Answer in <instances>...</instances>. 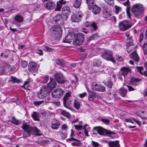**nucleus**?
Listing matches in <instances>:
<instances>
[{"label": "nucleus", "mask_w": 147, "mask_h": 147, "mask_svg": "<svg viewBox=\"0 0 147 147\" xmlns=\"http://www.w3.org/2000/svg\"><path fill=\"white\" fill-rule=\"evenodd\" d=\"M32 127L27 124L26 123H25L23 124L22 126V128L24 130V131L31 132L32 129Z\"/></svg>", "instance_id": "obj_20"}, {"label": "nucleus", "mask_w": 147, "mask_h": 147, "mask_svg": "<svg viewBox=\"0 0 147 147\" xmlns=\"http://www.w3.org/2000/svg\"><path fill=\"white\" fill-rule=\"evenodd\" d=\"M100 11V8L96 5H94L92 7V12L94 14H98Z\"/></svg>", "instance_id": "obj_24"}, {"label": "nucleus", "mask_w": 147, "mask_h": 147, "mask_svg": "<svg viewBox=\"0 0 147 147\" xmlns=\"http://www.w3.org/2000/svg\"><path fill=\"white\" fill-rule=\"evenodd\" d=\"M57 85L55 80L53 78H50V82L47 84V86L50 89L55 88Z\"/></svg>", "instance_id": "obj_18"}, {"label": "nucleus", "mask_w": 147, "mask_h": 147, "mask_svg": "<svg viewBox=\"0 0 147 147\" xmlns=\"http://www.w3.org/2000/svg\"><path fill=\"white\" fill-rule=\"evenodd\" d=\"M54 78L58 83L62 84L67 82L63 75L61 73L57 72L55 74Z\"/></svg>", "instance_id": "obj_4"}, {"label": "nucleus", "mask_w": 147, "mask_h": 147, "mask_svg": "<svg viewBox=\"0 0 147 147\" xmlns=\"http://www.w3.org/2000/svg\"><path fill=\"white\" fill-rule=\"evenodd\" d=\"M61 136V137L63 139L65 138L67 136V133H63L62 132H61L60 134Z\"/></svg>", "instance_id": "obj_61"}, {"label": "nucleus", "mask_w": 147, "mask_h": 147, "mask_svg": "<svg viewBox=\"0 0 147 147\" xmlns=\"http://www.w3.org/2000/svg\"><path fill=\"white\" fill-rule=\"evenodd\" d=\"M131 26L130 24L127 21H124L119 23V29L122 31H125L130 28Z\"/></svg>", "instance_id": "obj_5"}, {"label": "nucleus", "mask_w": 147, "mask_h": 147, "mask_svg": "<svg viewBox=\"0 0 147 147\" xmlns=\"http://www.w3.org/2000/svg\"><path fill=\"white\" fill-rule=\"evenodd\" d=\"M132 119L133 121L136 122L138 125H141V123L139 121L136 119L134 117H132Z\"/></svg>", "instance_id": "obj_64"}, {"label": "nucleus", "mask_w": 147, "mask_h": 147, "mask_svg": "<svg viewBox=\"0 0 147 147\" xmlns=\"http://www.w3.org/2000/svg\"><path fill=\"white\" fill-rule=\"evenodd\" d=\"M144 66L146 69V71H144V68L142 67L136 66L138 71L142 75H144L146 76H147V62L144 63Z\"/></svg>", "instance_id": "obj_13"}, {"label": "nucleus", "mask_w": 147, "mask_h": 147, "mask_svg": "<svg viewBox=\"0 0 147 147\" xmlns=\"http://www.w3.org/2000/svg\"><path fill=\"white\" fill-rule=\"evenodd\" d=\"M129 71L130 69L129 68L123 67L121 69L120 72H122L124 75H126Z\"/></svg>", "instance_id": "obj_36"}, {"label": "nucleus", "mask_w": 147, "mask_h": 147, "mask_svg": "<svg viewBox=\"0 0 147 147\" xmlns=\"http://www.w3.org/2000/svg\"><path fill=\"white\" fill-rule=\"evenodd\" d=\"M109 81L106 82V84L107 85V86L110 88H111L113 85V83L111 81V79L109 78Z\"/></svg>", "instance_id": "obj_54"}, {"label": "nucleus", "mask_w": 147, "mask_h": 147, "mask_svg": "<svg viewBox=\"0 0 147 147\" xmlns=\"http://www.w3.org/2000/svg\"><path fill=\"white\" fill-rule=\"evenodd\" d=\"M127 92L126 89L124 88H122L119 89V93L123 97L125 96Z\"/></svg>", "instance_id": "obj_35"}, {"label": "nucleus", "mask_w": 147, "mask_h": 147, "mask_svg": "<svg viewBox=\"0 0 147 147\" xmlns=\"http://www.w3.org/2000/svg\"><path fill=\"white\" fill-rule=\"evenodd\" d=\"M101 120L102 122H104L106 124H109V120L108 119H102Z\"/></svg>", "instance_id": "obj_60"}, {"label": "nucleus", "mask_w": 147, "mask_h": 147, "mask_svg": "<svg viewBox=\"0 0 147 147\" xmlns=\"http://www.w3.org/2000/svg\"><path fill=\"white\" fill-rule=\"evenodd\" d=\"M7 58L9 56L8 52L5 51V52L2 53H1V56L2 57Z\"/></svg>", "instance_id": "obj_53"}, {"label": "nucleus", "mask_w": 147, "mask_h": 147, "mask_svg": "<svg viewBox=\"0 0 147 147\" xmlns=\"http://www.w3.org/2000/svg\"><path fill=\"white\" fill-rule=\"evenodd\" d=\"M53 20L57 24L60 25L62 24L63 20L61 16L59 14L57 15L53 18Z\"/></svg>", "instance_id": "obj_17"}, {"label": "nucleus", "mask_w": 147, "mask_h": 147, "mask_svg": "<svg viewBox=\"0 0 147 147\" xmlns=\"http://www.w3.org/2000/svg\"><path fill=\"white\" fill-rule=\"evenodd\" d=\"M125 75H124L122 73V72H121L120 71L119 72V74H118V78L121 80L122 81L123 80V78H125Z\"/></svg>", "instance_id": "obj_50"}, {"label": "nucleus", "mask_w": 147, "mask_h": 147, "mask_svg": "<svg viewBox=\"0 0 147 147\" xmlns=\"http://www.w3.org/2000/svg\"><path fill=\"white\" fill-rule=\"evenodd\" d=\"M91 88L95 91L103 92L105 90V87L100 84H96L91 86Z\"/></svg>", "instance_id": "obj_11"}, {"label": "nucleus", "mask_w": 147, "mask_h": 147, "mask_svg": "<svg viewBox=\"0 0 147 147\" xmlns=\"http://www.w3.org/2000/svg\"><path fill=\"white\" fill-rule=\"evenodd\" d=\"M76 38L78 39H81V40L83 41L84 40V35L82 33H78L76 34Z\"/></svg>", "instance_id": "obj_44"}, {"label": "nucleus", "mask_w": 147, "mask_h": 147, "mask_svg": "<svg viewBox=\"0 0 147 147\" xmlns=\"http://www.w3.org/2000/svg\"><path fill=\"white\" fill-rule=\"evenodd\" d=\"M74 126L75 127V129L78 130L81 129L82 127V126L80 125H74Z\"/></svg>", "instance_id": "obj_62"}, {"label": "nucleus", "mask_w": 147, "mask_h": 147, "mask_svg": "<svg viewBox=\"0 0 147 147\" xmlns=\"http://www.w3.org/2000/svg\"><path fill=\"white\" fill-rule=\"evenodd\" d=\"M55 6V4L51 1H48L44 4L45 7L47 9L51 10L54 8Z\"/></svg>", "instance_id": "obj_14"}, {"label": "nucleus", "mask_w": 147, "mask_h": 147, "mask_svg": "<svg viewBox=\"0 0 147 147\" xmlns=\"http://www.w3.org/2000/svg\"><path fill=\"white\" fill-rule=\"evenodd\" d=\"M12 119L11 122L12 123L16 125H18L20 124V122L18 120L16 119L14 116L12 117Z\"/></svg>", "instance_id": "obj_43"}, {"label": "nucleus", "mask_w": 147, "mask_h": 147, "mask_svg": "<svg viewBox=\"0 0 147 147\" xmlns=\"http://www.w3.org/2000/svg\"><path fill=\"white\" fill-rule=\"evenodd\" d=\"M131 10L134 16L138 19L141 18L144 15V9L142 5L140 4L134 5Z\"/></svg>", "instance_id": "obj_1"}, {"label": "nucleus", "mask_w": 147, "mask_h": 147, "mask_svg": "<svg viewBox=\"0 0 147 147\" xmlns=\"http://www.w3.org/2000/svg\"><path fill=\"white\" fill-rule=\"evenodd\" d=\"M133 41L131 39V37H130L127 39L126 45L127 47L133 45Z\"/></svg>", "instance_id": "obj_34"}, {"label": "nucleus", "mask_w": 147, "mask_h": 147, "mask_svg": "<svg viewBox=\"0 0 147 147\" xmlns=\"http://www.w3.org/2000/svg\"><path fill=\"white\" fill-rule=\"evenodd\" d=\"M71 11L70 8L68 6L63 7L62 10V12L63 15L66 16V15L70 13Z\"/></svg>", "instance_id": "obj_27"}, {"label": "nucleus", "mask_w": 147, "mask_h": 147, "mask_svg": "<svg viewBox=\"0 0 147 147\" xmlns=\"http://www.w3.org/2000/svg\"><path fill=\"white\" fill-rule=\"evenodd\" d=\"M56 63L59 65L63 66L67 63L62 59H57L55 60Z\"/></svg>", "instance_id": "obj_31"}, {"label": "nucleus", "mask_w": 147, "mask_h": 147, "mask_svg": "<svg viewBox=\"0 0 147 147\" xmlns=\"http://www.w3.org/2000/svg\"><path fill=\"white\" fill-rule=\"evenodd\" d=\"M5 69L4 66H0V73H6Z\"/></svg>", "instance_id": "obj_58"}, {"label": "nucleus", "mask_w": 147, "mask_h": 147, "mask_svg": "<svg viewBox=\"0 0 147 147\" xmlns=\"http://www.w3.org/2000/svg\"><path fill=\"white\" fill-rule=\"evenodd\" d=\"M74 37V36L71 34H68L65 38L63 42H64L67 43L69 42V41L72 40Z\"/></svg>", "instance_id": "obj_26"}, {"label": "nucleus", "mask_w": 147, "mask_h": 147, "mask_svg": "<svg viewBox=\"0 0 147 147\" xmlns=\"http://www.w3.org/2000/svg\"><path fill=\"white\" fill-rule=\"evenodd\" d=\"M108 144L109 147H118L120 146L118 141L110 142Z\"/></svg>", "instance_id": "obj_28"}, {"label": "nucleus", "mask_w": 147, "mask_h": 147, "mask_svg": "<svg viewBox=\"0 0 147 147\" xmlns=\"http://www.w3.org/2000/svg\"><path fill=\"white\" fill-rule=\"evenodd\" d=\"M91 145L93 147H98L100 145L99 143L93 140L92 141Z\"/></svg>", "instance_id": "obj_52"}, {"label": "nucleus", "mask_w": 147, "mask_h": 147, "mask_svg": "<svg viewBox=\"0 0 147 147\" xmlns=\"http://www.w3.org/2000/svg\"><path fill=\"white\" fill-rule=\"evenodd\" d=\"M14 18L16 21L19 22H23L24 20L23 17L19 15H18L16 16Z\"/></svg>", "instance_id": "obj_37"}, {"label": "nucleus", "mask_w": 147, "mask_h": 147, "mask_svg": "<svg viewBox=\"0 0 147 147\" xmlns=\"http://www.w3.org/2000/svg\"><path fill=\"white\" fill-rule=\"evenodd\" d=\"M112 52L109 50H106L103 52L102 55V57L104 59L107 60H109L113 62L114 60L112 56Z\"/></svg>", "instance_id": "obj_8"}, {"label": "nucleus", "mask_w": 147, "mask_h": 147, "mask_svg": "<svg viewBox=\"0 0 147 147\" xmlns=\"http://www.w3.org/2000/svg\"><path fill=\"white\" fill-rule=\"evenodd\" d=\"M37 94L40 99H43L46 97L49 94L47 88L43 87L37 92Z\"/></svg>", "instance_id": "obj_7"}, {"label": "nucleus", "mask_w": 147, "mask_h": 147, "mask_svg": "<svg viewBox=\"0 0 147 147\" xmlns=\"http://www.w3.org/2000/svg\"><path fill=\"white\" fill-rule=\"evenodd\" d=\"M61 114L62 115L67 117V118L69 119L71 117V115L69 112H66V111L64 110H61Z\"/></svg>", "instance_id": "obj_38"}, {"label": "nucleus", "mask_w": 147, "mask_h": 147, "mask_svg": "<svg viewBox=\"0 0 147 147\" xmlns=\"http://www.w3.org/2000/svg\"><path fill=\"white\" fill-rule=\"evenodd\" d=\"M130 55L131 58L134 60L135 63L136 65H138V62L140 60L139 57L136 51L132 52Z\"/></svg>", "instance_id": "obj_15"}, {"label": "nucleus", "mask_w": 147, "mask_h": 147, "mask_svg": "<svg viewBox=\"0 0 147 147\" xmlns=\"http://www.w3.org/2000/svg\"><path fill=\"white\" fill-rule=\"evenodd\" d=\"M100 135L105 136L106 134H112L113 132L104 129L101 127H96L93 128Z\"/></svg>", "instance_id": "obj_3"}, {"label": "nucleus", "mask_w": 147, "mask_h": 147, "mask_svg": "<svg viewBox=\"0 0 147 147\" xmlns=\"http://www.w3.org/2000/svg\"><path fill=\"white\" fill-rule=\"evenodd\" d=\"M74 133L72 129L71 130V134L70 135V138H68L67 139V142H69V141H76L77 142H80V140H78L76 139L75 138L73 137V136L74 135Z\"/></svg>", "instance_id": "obj_30"}, {"label": "nucleus", "mask_w": 147, "mask_h": 147, "mask_svg": "<svg viewBox=\"0 0 147 147\" xmlns=\"http://www.w3.org/2000/svg\"><path fill=\"white\" fill-rule=\"evenodd\" d=\"M108 4L112 5L113 3L114 0H104Z\"/></svg>", "instance_id": "obj_59"}, {"label": "nucleus", "mask_w": 147, "mask_h": 147, "mask_svg": "<svg viewBox=\"0 0 147 147\" xmlns=\"http://www.w3.org/2000/svg\"><path fill=\"white\" fill-rule=\"evenodd\" d=\"M20 65L23 68H24L27 66L28 62L25 60H22L21 62Z\"/></svg>", "instance_id": "obj_47"}, {"label": "nucleus", "mask_w": 147, "mask_h": 147, "mask_svg": "<svg viewBox=\"0 0 147 147\" xmlns=\"http://www.w3.org/2000/svg\"><path fill=\"white\" fill-rule=\"evenodd\" d=\"M71 96V93L68 92L66 93L63 97V105L64 107L67 108H68L67 105L70 104L72 101V100L69 99Z\"/></svg>", "instance_id": "obj_6"}, {"label": "nucleus", "mask_w": 147, "mask_h": 147, "mask_svg": "<svg viewBox=\"0 0 147 147\" xmlns=\"http://www.w3.org/2000/svg\"><path fill=\"white\" fill-rule=\"evenodd\" d=\"M98 36L97 34H95L91 36L89 38V40H96L98 38Z\"/></svg>", "instance_id": "obj_48"}, {"label": "nucleus", "mask_w": 147, "mask_h": 147, "mask_svg": "<svg viewBox=\"0 0 147 147\" xmlns=\"http://www.w3.org/2000/svg\"><path fill=\"white\" fill-rule=\"evenodd\" d=\"M11 81L14 83H20V80L16 78L13 76L11 77V80H9V81Z\"/></svg>", "instance_id": "obj_42"}, {"label": "nucleus", "mask_w": 147, "mask_h": 147, "mask_svg": "<svg viewBox=\"0 0 147 147\" xmlns=\"http://www.w3.org/2000/svg\"><path fill=\"white\" fill-rule=\"evenodd\" d=\"M101 64V62L99 60L95 59L94 61L93 65L95 66H99Z\"/></svg>", "instance_id": "obj_45"}, {"label": "nucleus", "mask_w": 147, "mask_h": 147, "mask_svg": "<svg viewBox=\"0 0 147 147\" xmlns=\"http://www.w3.org/2000/svg\"><path fill=\"white\" fill-rule=\"evenodd\" d=\"M44 102V101L43 100L40 101H37L34 102L33 103L34 105L36 106H39Z\"/></svg>", "instance_id": "obj_55"}, {"label": "nucleus", "mask_w": 147, "mask_h": 147, "mask_svg": "<svg viewBox=\"0 0 147 147\" xmlns=\"http://www.w3.org/2000/svg\"><path fill=\"white\" fill-rule=\"evenodd\" d=\"M32 129L31 131V133L34 134L36 135L40 136L41 134L39 133L40 131L39 129L36 127H32Z\"/></svg>", "instance_id": "obj_29"}, {"label": "nucleus", "mask_w": 147, "mask_h": 147, "mask_svg": "<svg viewBox=\"0 0 147 147\" xmlns=\"http://www.w3.org/2000/svg\"><path fill=\"white\" fill-rule=\"evenodd\" d=\"M82 16L83 15L79 13L77 14L74 13L71 17V20L73 22H79L81 21Z\"/></svg>", "instance_id": "obj_12"}, {"label": "nucleus", "mask_w": 147, "mask_h": 147, "mask_svg": "<svg viewBox=\"0 0 147 147\" xmlns=\"http://www.w3.org/2000/svg\"><path fill=\"white\" fill-rule=\"evenodd\" d=\"M23 137L26 138L27 137H30V134H31V132H29L26 131H24L23 132Z\"/></svg>", "instance_id": "obj_46"}, {"label": "nucleus", "mask_w": 147, "mask_h": 147, "mask_svg": "<svg viewBox=\"0 0 147 147\" xmlns=\"http://www.w3.org/2000/svg\"><path fill=\"white\" fill-rule=\"evenodd\" d=\"M115 12L116 14H117L119 13V12L121 11V8L117 6H115Z\"/></svg>", "instance_id": "obj_56"}, {"label": "nucleus", "mask_w": 147, "mask_h": 147, "mask_svg": "<svg viewBox=\"0 0 147 147\" xmlns=\"http://www.w3.org/2000/svg\"><path fill=\"white\" fill-rule=\"evenodd\" d=\"M49 80V77L48 76H46L44 78V81L43 82V84L46 83Z\"/></svg>", "instance_id": "obj_63"}, {"label": "nucleus", "mask_w": 147, "mask_h": 147, "mask_svg": "<svg viewBox=\"0 0 147 147\" xmlns=\"http://www.w3.org/2000/svg\"><path fill=\"white\" fill-rule=\"evenodd\" d=\"M66 2V1H63V0H61L57 2L55 10L56 11H60L61 9L62 5L65 4Z\"/></svg>", "instance_id": "obj_23"}, {"label": "nucleus", "mask_w": 147, "mask_h": 147, "mask_svg": "<svg viewBox=\"0 0 147 147\" xmlns=\"http://www.w3.org/2000/svg\"><path fill=\"white\" fill-rule=\"evenodd\" d=\"M87 90L90 93V94H89L88 100L90 101L93 100L95 98L96 93L92 91H89L88 89Z\"/></svg>", "instance_id": "obj_25"}, {"label": "nucleus", "mask_w": 147, "mask_h": 147, "mask_svg": "<svg viewBox=\"0 0 147 147\" xmlns=\"http://www.w3.org/2000/svg\"><path fill=\"white\" fill-rule=\"evenodd\" d=\"M90 26L91 28V30L92 31L96 30L97 29L96 24L94 22H92Z\"/></svg>", "instance_id": "obj_39"}, {"label": "nucleus", "mask_w": 147, "mask_h": 147, "mask_svg": "<svg viewBox=\"0 0 147 147\" xmlns=\"http://www.w3.org/2000/svg\"><path fill=\"white\" fill-rule=\"evenodd\" d=\"M39 65L33 61L30 62L28 64V69L30 72H34L36 71Z\"/></svg>", "instance_id": "obj_10"}, {"label": "nucleus", "mask_w": 147, "mask_h": 147, "mask_svg": "<svg viewBox=\"0 0 147 147\" xmlns=\"http://www.w3.org/2000/svg\"><path fill=\"white\" fill-rule=\"evenodd\" d=\"M64 90L61 88H58L55 89L52 93V95L54 98H59L63 95Z\"/></svg>", "instance_id": "obj_9"}, {"label": "nucleus", "mask_w": 147, "mask_h": 147, "mask_svg": "<svg viewBox=\"0 0 147 147\" xmlns=\"http://www.w3.org/2000/svg\"><path fill=\"white\" fill-rule=\"evenodd\" d=\"M83 41L81 39H78L76 38L75 40L73 41V43L75 45H80L83 43Z\"/></svg>", "instance_id": "obj_33"}, {"label": "nucleus", "mask_w": 147, "mask_h": 147, "mask_svg": "<svg viewBox=\"0 0 147 147\" xmlns=\"http://www.w3.org/2000/svg\"><path fill=\"white\" fill-rule=\"evenodd\" d=\"M112 15L111 12L108 9H105L103 12V16L104 18H108L110 17Z\"/></svg>", "instance_id": "obj_16"}, {"label": "nucleus", "mask_w": 147, "mask_h": 147, "mask_svg": "<svg viewBox=\"0 0 147 147\" xmlns=\"http://www.w3.org/2000/svg\"><path fill=\"white\" fill-rule=\"evenodd\" d=\"M80 106V102L77 99L74 102V107L77 110H79Z\"/></svg>", "instance_id": "obj_32"}, {"label": "nucleus", "mask_w": 147, "mask_h": 147, "mask_svg": "<svg viewBox=\"0 0 147 147\" xmlns=\"http://www.w3.org/2000/svg\"><path fill=\"white\" fill-rule=\"evenodd\" d=\"M32 117L35 121H39L40 117V114L39 113L34 111L32 114Z\"/></svg>", "instance_id": "obj_21"}, {"label": "nucleus", "mask_w": 147, "mask_h": 147, "mask_svg": "<svg viewBox=\"0 0 147 147\" xmlns=\"http://www.w3.org/2000/svg\"><path fill=\"white\" fill-rule=\"evenodd\" d=\"M32 127L27 124L26 123H25L23 124L22 126V128L24 130V131L31 132L32 129Z\"/></svg>", "instance_id": "obj_19"}, {"label": "nucleus", "mask_w": 147, "mask_h": 147, "mask_svg": "<svg viewBox=\"0 0 147 147\" xmlns=\"http://www.w3.org/2000/svg\"><path fill=\"white\" fill-rule=\"evenodd\" d=\"M60 125L59 123L58 122L56 123H52L51 124V128L53 129H58Z\"/></svg>", "instance_id": "obj_40"}, {"label": "nucleus", "mask_w": 147, "mask_h": 147, "mask_svg": "<svg viewBox=\"0 0 147 147\" xmlns=\"http://www.w3.org/2000/svg\"><path fill=\"white\" fill-rule=\"evenodd\" d=\"M143 49L144 55L147 54V43H144L143 46Z\"/></svg>", "instance_id": "obj_51"}, {"label": "nucleus", "mask_w": 147, "mask_h": 147, "mask_svg": "<svg viewBox=\"0 0 147 147\" xmlns=\"http://www.w3.org/2000/svg\"><path fill=\"white\" fill-rule=\"evenodd\" d=\"M141 80L140 79L132 78L130 80V83L131 85L136 86L140 84Z\"/></svg>", "instance_id": "obj_22"}, {"label": "nucleus", "mask_w": 147, "mask_h": 147, "mask_svg": "<svg viewBox=\"0 0 147 147\" xmlns=\"http://www.w3.org/2000/svg\"><path fill=\"white\" fill-rule=\"evenodd\" d=\"M87 3L89 6L92 5L94 3V0H86Z\"/></svg>", "instance_id": "obj_57"}, {"label": "nucleus", "mask_w": 147, "mask_h": 147, "mask_svg": "<svg viewBox=\"0 0 147 147\" xmlns=\"http://www.w3.org/2000/svg\"><path fill=\"white\" fill-rule=\"evenodd\" d=\"M82 0H75V2L74 4V6L76 8H78L80 6Z\"/></svg>", "instance_id": "obj_41"}, {"label": "nucleus", "mask_w": 147, "mask_h": 147, "mask_svg": "<svg viewBox=\"0 0 147 147\" xmlns=\"http://www.w3.org/2000/svg\"><path fill=\"white\" fill-rule=\"evenodd\" d=\"M51 35L55 40H59L61 37L62 33L61 27L57 26H54L51 27L50 30Z\"/></svg>", "instance_id": "obj_2"}, {"label": "nucleus", "mask_w": 147, "mask_h": 147, "mask_svg": "<svg viewBox=\"0 0 147 147\" xmlns=\"http://www.w3.org/2000/svg\"><path fill=\"white\" fill-rule=\"evenodd\" d=\"M42 49L44 50L49 52H52L53 51V49L45 46L42 47Z\"/></svg>", "instance_id": "obj_49"}]
</instances>
